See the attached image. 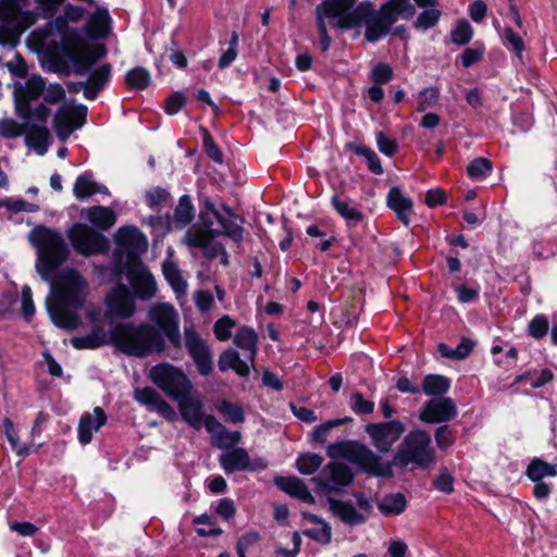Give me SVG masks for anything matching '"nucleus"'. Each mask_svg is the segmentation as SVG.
Masks as SVG:
<instances>
[{"instance_id":"obj_18","label":"nucleus","mask_w":557,"mask_h":557,"mask_svg":"<svg viewBox=\"0 0 557 557\" xmlns=\"http://www.w3.org/2000/svg\"><path fill=\"white\" fill-rule=\"evenodd\" d=\"M185 346L189 356L194 360L198 372L207 376L212 371V352L207 343L194 330V327H185L184 330Z\"/></svg>"},{"instance_id":"obj_39","label":"nucleus","mask_w":557,"mask_h":557,"mask_svg":"<svg viewBox=\"0 0 557 557\" xmlns=\"http://www.w3.org/2000/svg\"><path fill=\"white\" fill-rule=\"evenodd\" d=\"M71 343L76 349H95L111 342L110 335L108 336L104 332L97 331L85 336L72 337Z\"/></svg>"},{"instance_id":"obj_25","label":"nucleus","mask_w":557,"mask_h":557,"mask_svg":"<svg viewBox=\"0 0 557 557\" xmlns=\"http://www.w3.org/2000/svg\"><path fill=\"white\" fill-rule=\"evenodd\" d=\"M134 398L140 405L157 411L159 414L170 421H174L176 419V412L174 408L169 403H166L156 389L151 387L136 388L134 391Z\"/></svg>"},{"instance_id":"obj_13","label":"nucleus","mask_w":557,"mask_h":557,"mask_svg":"<svg viewBox=\"0 0 557 557\" xmlns=\"http://www.w3.org/2000/svg\"><path fill=\"white\" fill-rule=\"evenodd\" d=\"M148 318L153 322L175 348H181L178 313L173 305L160 302L152 305L148 310Z\"/></svg>"},{"instance_id":"obj_24","label":"nucleus","mask_w":557,"mask_h":557,"mask_svg":"<svg viewBox=\"0 0 557 557\" xmlns=\"http://www.w3.org/2000/svg\"><path fill=\"white\" fill-rule=\"evenodd\" d=\"M114 238L116 245L126 251L128 256L146 252L148 248L146 236L135 226L120 227Z\"/></svg>"},{"instance_id":"obj_26","label":"nucleus","mask_w":557,"mask_h":557,"mask_svg":"<svg viewBox=\"0 0 557 557\" xmlns=\"http://www.w3.org/2000/svg\"><path fill=\"white\" fill-rule=\"evenodd\" d=\"M129 282L135 294L140 299L147 300L156 295V281L145 265H138L131 271Z\"/></svg>"},{"instance_id":"obj_23","label":"nucleus","mask_w":557,"mask_h":557,"mask_svg":"<svg viewBox=\"0 0 557 557\" xmlns=\"http://www.w3.org/2000/svg\"><path fill=\"white\" fill-rule=\"evenodd\" d=\"M109 315L127 319L135 312V301L124 285L115 287L107 297Z\"/></svg>"},{"instance_id":"obj_40","label":"nucleus","mask_w":557,"mask_h":557,"mask_svg":"<svg viewBox=\"0 0 557 557\" xmlns=\"http://www.w3.org/2000/svg\"><path fill=\"white\" fill-rule=\"evenodd\" d=\"M527 475L531 481H541L546 476L557 475V463H548L542 459H533L527 469Z\"/></svg>"},{"instance_id":"obj_7","label":"nucleus","mask_w":557,"mask_h":557,"mask_svg":"<svg viewBox=\"0 0 557 557\" xmlns=\"http://www.w3.org/2000/svg\"><path fill=\"white\" fill-rule=\"evenodd\" d=\"M326 455L331 459H346L373 476H394L392 465L383 461L379 455L359 441L345 440L332 443L326 448Z\"/></svg>"},{"instance_id":"obj_58","label":"nucleus","mask_w":557,"mask_h":557,"mask_svg":"<svg viewBox=\"0 0 557 557\" xmlns=\"http://www.w3.org/2000/svg\"><path fill=\"white\" fill-rule=\"evenodd\" d=\"M237 46H238V35L236 32H233L232 36H231L228 49L226 51H224L219 59V67L220 69H225L235 61V59L237 58Z\"/></svg>"},{"instance_id":"obj_8","label":"nucleus","mask_w":557,"mask_h":557,"mask_svg":"<svg viewBox=\"0 0 557 557\" xmlns=\"http://www.w3.org/2000/svg\"><path fill=\"white\" fill-rule=\"evenodd\" d=\"M29 0H0V45L14 48L21 35L33 26L38 14L27 10Z\"/></svg>"},{"instance_id":"obj_20","label":"nucleus","mask_w":557,"mask_h":557,"mask_svg":"<svg viewBox=\"0 0 557 557\" xmlns=\"http://www.w3.org/2000/svg\"><path fill=\"white\" fill-rule=\"evenodd\" d=\"M457 413L454 400L449 397H441L425 403L420 412V420L426 423L448 422L455 419Z\"/></svg>"},{"instance_id":"obj_49","label":"nucleus","mask_w":557,"mask_h":557,"mask_svg":"<svg viewBox=\"0 0 557 557\" xmlns=\"http://www.w3.org/2000/svg\"><path fill=\"white\" fill-rule=\"evenodd\" d=\"M440 98V90L435 87L424 88L419 92L418 107L419 112H424L430 108H433Z\"/></svg>"},{"instance_id":"obj_14","label":"nucleus","mask_w":557,"mask_h":557,"mask_svg":"<svg viewBox=\"0 0 557 557\" xmlns=\"http://www.w3.org/2000/svg\"><path fill=\"white\" fill-rule=\"evenodd\" d=\"M87 116V107L84 104H76L74 101H65L62 103L54 116L53 127L57 136L60 139H66L72 133L81 128Z\"/></svg>"},{"instance_id":"obj_47","label":"nucleus","mask_w":557,"mask_h":557,"mask_svg":"<svg viewBox=\"0 0 557 557\" xmlns=\"http://www.w3.org/2000/svg\"><path fill=\"white\" fill-rule=\"evenodd\" d=\"M73 193L77 199H85L97 193V184L88 174L79 175L74 184Z\"/></svg>"},{"instance_id":"obj_19","label":"nucleus","mask_w":557,"mask_h":557,"mask_svg":"<svg viewBox=\"0 0 557 557\" xmlns=\"http://www.w3.org/2000/svg\"><path fill=\"white\" fill-rule=\"evenodd\" d=\"M45 81L40 76L29 77L24 85L14 87L15 110L20 116H25L29 111V101L36 100L45 91Z\"/></svg>"},{"instance_id":"obj_48","label":"nucleus","mask_w":557,"mask_h":557,"mask_svg":"<svg viewBox=\"0 0 557 557\" xmlns=\"http://www.w3.org/2000/svg\"><path fill=\"white\" fill-rule=\"evenodd\" d=\"M430 9H426L422 11L416 21V28L418 29H429L436 25L438 22L442 13L438 9L435 7H429Z\"/></svg>"},{"instance_id":"obj_64","label":"nucleus","mask_w":557,"mask_h":557,"mask_svg":"<svg viewBox=\"0 0 557 557\" xmlns=\"http://www.w3.org/2000/svg\"><path fill=\"white\" fill-rule=\"evenodd\" d=\"M186 98L181 92H175L170 96L165 101V112L170 115L176 114L185 104Z\"/></svg>"},{"instance_id":"obj_41","label":"nucleus","mask_w":557,"mask_h":557,"mask_svg":"<svg viewBox=\"0 0 557 557\" xmlns=\"http://www.w3.org/2000/svg\"><path fill=\"white\" fill-rule=\"evenodd\" d=\"M450 382L446 376L428 374L422 382V389L429 396H440L448 392Z\"/></svg>"},{"instance_id":"obj_9","label":"nucleus","mask_w":557,"mask_h":557,"mask_svg":"<svg viewBox=\"0 0 557 557\" xmlns=\"http://www.w3.org/2000/svg\"><path fill=\"white\" fill-rule=\"evenodd\" d=\"M435 461V449L428 432L416 430L409 432L400 443L393 457V466L401 469H428Z\"/></svg>"},{"instance_id":"obj_11","label":"nucleus","mask_w":557,"mask_h":557,"mask_svg":"<svg viewBox=\"0 0 557 557\" xmlns=\"http://www.w3.org/2000/svg\"><path fill=\"white\" fill-rule=\"evenodd\" d=\"M151 381L170 398L175 400L193 391L187 375L171 363H160L150 370Z\"/></svg>"},{"instance_id":"obj_16","label":"nucleus","mask_w":557,"mask_h":557,"mask_svg":"<svg viewBox=\"0 0 557 557\" xmlns=\"http://www.w3.org/2000/svg\"><path fill=\"white\" fill-rule=\"evenodd\" d=\"M219 463L226 474L242 471L256 472L268 467L267 459L263 457L251 459L243 447H234L221 454Z\"/></svg>"},{"instance_id":"obj_52","label":"nucleus","mask_w":557,"mask_h":557,"mask_svg":"<svg viewBox=\"0 0 557 557\" xmlns=\"http://www.w3.org/2000/svg\"><path fill=\"white\" fill-rule=\"evenodd\" d=\"M549 330V322L545 315H536L528 325V333L534 339H541L547 335Z\"/></svg>"},{"instance_id":"obj_27","label":"nucleus","mask_w":557,"mask_h":557,"mask_svg":"<svg viewBox=\"0 0 557 557\" xmlns=\"http://www.w3.org/2000/svg\"><path fill=\"white\" fill-rule=\"evenodd\" d=\"M107 422V414L102 408H94L92 413L86 412L81 417L78 424V440L83 445L90 443L92 433L98 432Z\"/></svg>"},{"instance_id":"obj_63","label":"nucleus","mask_w":557,"mask_h":557,"mask_svg":"<svg viewBox=\"0 0 557 557\" xmlns=\"http://www.w3.org/2000/svg\"><path fill=\"white\" fill-rule=\"evenodd\" d=\"M436 490L450 494L454 491V478L447 470H442L434 481Z\"/></svg>"},{"instance_id":"obj_12","label":"nucleus","mask_w":557,"mask_h":557,"mask_svg":"<svg viewBox=\"0 0 557 557\" xmlns=\"http://www.w3.org/2000/svg\"><path fill=\"white\" fill-rule=\"evenodd\" d=\"M319 494L339 493L354 481L352 470L339 461H331L311 479Z\"/></svg>"},{"instance_id":"obj_28","label":"nucleus","mask_w":557,"mask_h":557,"mask_svg":"<svg viewBox=\"0 0 557 557\" xmlns=\"http://www.w3.org/2000/svg\"><path fill=\"white\" fill-rule=\"evenodd\" d=\"M274 483L283 492L289 496L297 498L304 503L313 505L315 503L314 497L310 493L308 486L304 481L296 476H278L275 478Z\"/></svg>"},{"instance_id":"obj_50","label":"nucleus","mask_w":557,"mask_h":557,"mask_svg":"<svg viewBox=\"0 0 557 557\" xmlns=\"http://www.w3.org/2000/svg\"><path fill=\"white\" fill-rule=\"evenodd\" d=\"M3 428L4 434L11 444L12 449L15 450L20 456H26L28 454V448L27 446L20 444L13 422L9 418L3 419Z\"/></svg>"},{"instance_id":"obj_2","label":"nucleus","mask_w":557,"mask_h":557,"mask_svg":"<svg viewBox=\"0 0 557 557\" xmlns=\"http://www.w3.org/2000/svg\"><path fill=\"white\" fill-rule=\"evenodd\" d=\"M84 16V9L67 4L62 14L49 21L44 27L34 30L29 40L37 50L57 51L62 49L74 64V73L83 76L87 70L106 53L103 46L89 45L76 28L69 23H77Z\"/></svg>"},{"instance_id":"obj_46","label":"nucleus","mask_w":557,"mask_h":557,"mask_svg":"<svg viewBox=\"0 0 557 557\" xmlns=\"http://www.w3.org/2000/svg\"><path fill=\"white\" fill-rule=\"evenodd\" d=\"M492 170V161L483 157L475 158L467 166V173L473 180H482L486 177Z\"/></svg>"},{"instance_id":"obj_61","label":"nucleus","mask_w":557,"mask_h":557,"mask_svg":"<svg viewBox=\"0 0 557 557\" xmlns=\"http://www.w3.org/2000/svg\"><path fill=\"white\" fill-rule=\"evenodd\" d=\"M337 426H341V421H326L325 423H322L313 429L311 437L314 442L325 443L331 430Z\"/></svg>"},{"instance_id":"obj_44","label":"nucleus","mask_w":557,"mask_h":557,"mask_svg":"<svg viewBox=\"0 0 557 557\" xmlns=\"http://www.w3.org/2000/svg\"><path fill=\"white\" fill-rule=\"evenodd\" d=\"M195 212L194 207L190 202V198L184 195L180 198L178 203L175 208L174 219L180 226H185L191 222Z\"/></svg>"},{"instance_id":"obj_62","label":"nucleus","mask_w":557,"mask_h":557,"mask_svg":"<svg viewBox=\"0 0 557 557\" xmlns=\"http://www.w3.org/2000/svg\"><path fill=\"white\" fill-rule=\"evenodd\" d=\"M170 194L161 187L153 188L146 193V202L150 208H157L165 202Z\"/></svg>"},{"instance_id":"obj_55","label":"nucleus","mask_w":557,"mask_h":557,"mask_svg":"<svg viewBox=\"0 0 557 557\" xmlns=\"http://www.w3.org/2000/svg\"><path fill=\"white\" fill-rule=\"evenodd\" d=\"M473 36V29L467 21H460L451 32V40L456 45L468 44Z\"/></svg>"},{"instance_id":"obj_59","label":"nucleus","mask_w":557,"mask_h":557,"mask_svg":"<svg viewBox=\"0 0 557 557\" xmlns=\"http://www.w3.org/2000/svg\"><path fill=\"white\" fill-rule=\"evenodd\" d=\"M435 442L440 449L444 450L455 443V434L450 426L442 425L435 431Z\"/></svg>"},{"instance_id":"obj_33","label":"nucleus","mask_w":557,"mask_h":557,"mask_svg":"<svg viewBox=\"0 0 557 557\" xmlns=\"http://www.w3.org/2000/svg\"><path fill=\"white\" fill-rule=\"evenodd\" d=\"M258 339V334L248 326L239 327L233 338L234 345L247 354L246 358L252 366L257 354Z\"/></svg>"},{"instance_id":"obj_17","label":"nucleus","mask_w":557,"mask_h":557,"mask_svg":"<svg viewBox=\"0 0 557 557\" xmlns=\"http://www.w3.org/2000/svg\"><path fill=\"white\" fill-rule=\"evenodd\" d=\"M366 433L371 438L372 445L380 453H388L393 445L405 432V425L400 421H388L369 423L366 425Z\"/></svg>"},{"instance_id":"obj_42","label":"nucleus","mask_w":557,"mask_h":557,"mask_svg":"<svg viewBox=\"0 0 557 557\" xmlns=\"http://www.w3.org/2000/svg\"><path fill=\"white\" fill-rule=\"evenodd\" d=\"M162 272L165 280L172 286L176 293H185L187 283L183 278L178 267L171 260H166L162 263Z\"/></svg>"},{"instance_id":"obj_37","label":"nucleus","mask_w":557,"mask_h":557,"mask_svg":"<svg viewBox=\"0 0 557 557\" xmlns=\"http://www.w3.org/2000/svg\"><path fill=\"white\" fill-rule=\"evenodd\" d=\"M346 150L355 153L356 156L362 157L368 164V169L370 172L381 175L384 170L381 164L380 158L371 148L364 146L358 141H348L345 146Z\"/></svg>"},{"instance_id":"obj_54","label":"nucleus","mask_w":557,"mask_h":557,"mask_svg":"<svg viewBox=\"0 0 557 557\" xmlns=\"http://www.w3.org/2000/svg\"><path fill=\"white\" fill-rule=\"evenodd\" d=\"M350 408L357 414H370L374 410V403L367 400L359 392L350 396Z\"/></svg>"},{"instance_id":"obj_53","label":"nucleus","mask_w":557,"mask_h":557,"mask_svg":"<svg viewBox=\"0 0 557 557\" xmlns=\"http://www.w3.org/2000/svg\"><path fill=\"white\" fill-rule=\"evenodd\" d=\"M218 410L234 423H242L245 421V414L240 406L223 400Z\"/></svg>"},{"instance_id":"obj_34","label":"nucleus","mask_w":557,"mask_h":557,"mask_svg":"<svg viewBox=\"0 0 557 557\" xmlns=\"http://www.w3.org/2000/svg\"><path fill=\"white\" fill-rule=\"evenodd\" d=\"M220 371L234 370L239 376H248L250 372L247 361L242 360L237 350L228 348L224 350L218 361Z\"/></svg>"},{"instance_id":"obj_38","label":"nucleus","mask_w":557,"mask_h":557,"mask_svg":"<svg viewBox=\"0 0 557 557\" xmlns=\"http://www.w3.org/2000/svg\"><path fill=\"white\" fill-rule=\"evenodd\" d=\"M334 210L346 221L348 225H356L362 222L364 215L349 200L333 195L331 199Z\"/></svg>"},{"instance_id":"obj_29","label":"nucleus","mask_w":557,"mask_h":557,"mask_svg":"<svg viewBox=\"0 0 557 557\" xmlns=\"http://www.w3.org/2000/svg\"><path fill=\"white\" fill-rule=\"evenodd\" d=\"M387 206L405 225L410 223L413 202L401 193L399 187L395 186L389 189L387 194Z\"/></svg>"},{"instance_id":"obj_3","label":"nucleus","mask_w":557,"mask_h":557,"mask_svg":"<svg viewBox=\"0 0 557 557\" xmlns=\"http://www.w3.org/2000/svg\"><path fill=\"white\" fill-rule=\"evenodd\" d=\"M51 294L47 310L53 323L62 329L75 330L81 324L76 310L83 308L88 294V283L75 269H64L51 277Z\"/></svg>"},{"instance_id":"obj_30","label":"nucleus","mask_w":557,"mask_h":557,"mask_svg":"<svg viewBox=\"0 0 557 557\" xmlns=\"http://www.w3.org/2000/svg\"><path fill=\"white\" fill-rule=\"evenodd\" d=\"M330 510L334 516L341 519L346 524L358 525L366 521L362 513L358 512L354 505L349 502L341 499L329 498L327 499Z\"/></svg>"},{"instance_id":"obj_10","label":"nucleus","mask_w":557,"mask_h":557,"mask_svg":"<svg viewBox=\"0 0 557 557\" xmlns=\"http://www.w3.org/2000/svg\"><path fill=\"white\" fill-rule=\"evenodd\" d=\"M50 110L45 104H39L25 116L24 123L20 124L13 119L0 120V135L5 138H16L26 135V139H48L50 132L47 122Z\"/></svg>"},{"instance_id":"obj_35","label":"nucleus","mask_w":557,"mask_h":557,"mask_svg":"<svg viewBox=\"0 0 557 557\" xmlns=\"http://www.w3.org/2000/svg\"><path fill=\"white\" fill-rule=\"evenodd\" d=\"M220 371L234 370L239 376H248L250 372L247 361L242 360L237 350L228 348L224 350L218 361Z\"/></svg>"},{"instance_id":"obj_22","label":"nucleus","mask_w":557,"mask_h":557,"mask_svg":"<svg viewBox=\"0 0 557 557\" xmlns=\"http://www.w3.org/2000/svg\"><path fill=\"white\" fill-rule=\"evenodd\" d=\"M205 428L212 436V444L221 449H231L242 441V434L238 431H228L218 419L208 414L205 419Z\"/></svg>"},{"instance_id":"obj_45","label":"nucleus","mask_w":557,"mask_h":557,"mask_svg":"<svg viewBox=\"0 0 557 557\" xmlns=\"http://www.w3.org/2000/svg\"><path fill=\"white\" fill-rule=\"evenodd\" d=\"M323 463V458L317 454H304L296 460V467L302 474H313Z\"/></svg>"},{"instance_id":"obj_4","label":"nucleus","mask_w":557,"mask_h":557,"mask_svg":"<svg viewBox=\"0 0 557 557\" xmlns=\"http://www.w3.org/2000/svg\"><path fill=\"white\" fill-rule=\"evenodd\" d=\"M221 208L225 215L221 213L212 200L205 199L199 214L201 223L188 227L182 243L189 249L202 250L206 258L207 252L214 247L213 239L221 234L230 237L235 243H240L244 228L234 221L237 215L228 206L222 205Z\"/></svg>"},{"instance_id":"obj_32","label":"nucleus","mask_w":557,"mask_h":557,"mask_svg":"<svg viewBox=\"0 0 557 557\" xmlns=\"http://www.w3.org/2000/svg\"><path fill=\"white\" fill-rule=\"evenodd\" d=\"M111 76V66L109 64H102L95 69L87 78V86L85 89V98L94 100L98 94L108 84Z\"/></svg>"},{"instance_id":"obj_5","label":"nucleus","mask_w":557,"mask_h":557,"mask_svg":"<svg viewBox=\"0 0 557 557\" xmlns=\"http://www.w3.org/2000/svg\"><path fill=\"white\" fill-rule=\"evenodd\" d=\"M111 344L121 352L144 358L165 349L162 333L149 323H117L110 331Z\"/></svg>"},{"instance_id":"obj_43","label":"nucleus","mask_w":557,"mask_h":557,"mask_svg":"<svg viewBox=\"0 0 557 557\" xmlns=\"http://www.w3.org/2000/svg\"><path fill=\"white\" fill-rule=\"evenodd\" d=\"M384 515H400L406 508V498L403 494H389L383 497L377 505Z\"/></svg>"},{"instance_id":"obj_21","label":"nucleus","mask_w":557,"mask_h":557,"mask_svg":"<svg viewBox=\"0 0 557 557\" xmlns=\"http://www.w3.org/2000/svg\"><path fill=\"white\" fill-rule=\"evenodd\" d=\"M183 420L196 430L205 426L203 401L201 397L193 389L182 397L175 399Z\"/></svg>"},{"instance_id":"obj_60","label":"nucleus","mask_w":557,"mask_h":557,"mask_svg":"<svg viewBox=\"0 0 557 557\" xmlns=\"http://www.w3.org/2000/svg\"><path fill=\"white\" fill-rule=\"evenodd\" d=\"M393 77V69L386 63L376 64L371 72V79L374 84L382 85Z\"/></svg>"},{"instance_id":"obj_15","label":"nucleus","mask_w":557,"mask_h":557,"mask_svg":"<svg viewBox=\"0 0 557 557\" xmlns=\"http://www.w3.org/2000/svg\"><path fill=\"white\" fill-rule=\"evenodd\" d=\"M69 237L74 249L83 256L102 253L109 249L107 238L84 224H75Z\"/></svg>"},{"instance_id":"obj_1","label":"nucleus","mask_w":557,"mask_h":557,"mask_svg":"<svg viewBox=\"0 0 557 557\" xmlns=\"http://www.w3.org/2000/svg\"><path fill=\"white\" fill-rule=\"evenodd\" d=\"M357 0H325L315 8V22L321 37L322 51L329 50L332 39L327 34L326 21H333V26L342 29L366 26V38L375 42L389 33L398 17L405 20L414 15V8L409 0H389L379 11H374L370 2Z\"/></svg>"},{"instance_id":"obj_51","label":"nucleus","mask_w":557,"mask_h":557,"mask_svg":"<svg viewBox=\"0 0 557 557\" xmlns=\"http://www.w3.org/2000/svg\"><path fill=\"white\" fill-rule=\"evenodd\" d=\"M126 82L132 88L145 89L150 83V75L147 70L136 67L127 73Z\"/></svg>"},{"instance_id":"obj_57","label":"nucleus","mask_w":557,"mask_h":557,"mask_svg":"<svg viewBox=\"0 0 557 557\" xmlns=\"http://www.w3.org/2000/svg\"><path fill=\"white\" fill-rule=\"evenodd\" d=\"M235 326V322L228 315H224L219 319L213 326V332L219 341L225 342L231 338L232 329Z\"/></svg>"},{"instance_id":"obj_6","label":"nucleus","mask_w":557,"mask_h":557,"mask_svg":"<svg viewBox=\"0 0 557 557\" xmlns=\"http://www.w3.org/2000/svg\"><path fill=\"white\" fill-rule=\"evenodd\" d=\"M29 239L37 249L36 269L42 280L49 281L54 270L67 259V245L59 232L46 226H36Z\"/></svg>"},{"instance_id":"obj_31","label":"nucleus","mask_w":557,"mask_h":557,"mask_svg":"<svg viewBox=\"0 0 557 557\" xmlns=\"http://www.w3.org/2000/svg\"><path fill=\"white\" fill-rule=\"evenodd\" d=\"M111 18L108 11L97 8L85 25V33L91 39L103 38L109 34Z\"/></svg>"},{"instance_id":"obj_36","label":"nucleus","mask_w":557,"mask_h":557,"mask_svg":"<svg viewBox=\"0 0 557 557\" xmlns=\"http://www.w3.org/2000/svg\"><path fill=\"white\" fill-rule=\"evenodd\" d=\"M87 220L97 228L107 231L116 222L115 212L108 207L94 206L86 212Z\"/></svg>"},{"instance_id":"obj_56","label":"nucleus","mask_w":557,"mask_h":557,"mask_svg":"<svg viewBox=\"0 0 557 557\" xmlns=\"http://www.w3.org/2000/svg\"><path fill=\"white\" fill-rule=\"evenodd\" d=\"M304 535L317 541L321 544H329L332 539L331 525L325 521L315 529H307L302 531Z\"/></svg>"}]
</instances>
